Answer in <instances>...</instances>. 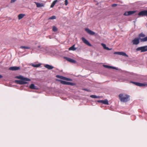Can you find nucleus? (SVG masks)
I'll list each match as a JSON object with an SVG mask.
<instances>
[{
	"instance_id": "f257e3e1",
	"label": "nucleus",
	"mask_w": 147,
	"mask_h": 147,
	"mask_svg": "<svg viewBox=\"0 0 147 147\" xmlns=\"http://www.w3.org/2000/svg\"><path fill=\"white\" fill-rule=\"evenodd\" d=\"M119 97L120 101L123 102H127L129 100V96L127 94H121Z\"/></svg>"
},
{
	"instance_id": "f03ea898",
	"label": "nucleus",
	"mask_w": 147,
	"mask_h": 147,
	"mask_svg": "<svg viewBox=\"0 0 147 147\" xmlns=\"http://www.w3.org/2000/svg\"><path fill=\"white\" fill-rule=\"evenodd\" d=\"M140 40L141 42H145L147 41V36L143 38H136L132 41V42L133 45H137L140 43L139 40Z\"/></svg>"
},
{
	"instance_id": "7ed1b4c3",
	"label": "nucleus",
	"mask_w": 147,
	"mask_h": 147,
	"mask_svg": "<svg viewBox=\"0 0 147 147\" xmlns=\"http://www.w3.org/2000/svg\"><path fill=\"white\" fill-rule=\"evenodd\" d=\"M136 50L137 51H140L141 52L146 51H147V46L138 47L136 49Z\"/></svg>"
},
{
	"instance_id": "20e7f679",
	"label": "nucleus",
	"mask_w": 147,
	"mask_h": 147,
	"mask_svg": "<svg viewBox=\"0 0 147 147\" xmlns=\"http://www.w3.org/2000/svg\"><path fill=\"white\" fill-rule=\"evenodd\" d=\"M138 15L142 16H147V10L142 11L138 13Z\"/></svg>"
},
{
	"instance_id": "39448f33",
	"label": "nucleus",
	"mask_w": 147,
	"mask_h": 147,
	"mask_svg": "<svg viewBox=\"0 0 147 147\" xmlns=\"http://www.w3.org/2000/svg\"><path fill=\"white\" fill-rule=\"evenodd\" d=\"M16 78L18 79L25 81H30L31 80L30 79L26 78H24L21 76H17Z\"/></svg>"
},
{
	"instance_id": "423d86ee",
	"label": "nucleus",
	"mask_w": 147,
	"mask_h": 147,
	"mask_svg": "<svg viewBox=\"0 0 147 147\" xmlns=\"http://www.w3.org/2000/svg\"><path fill=\"white\" fill-rule=\"evenodd\" d=\"M131 82L133 84H134L136 85L137 86H141V87L144 86L146 85V84H145L144 83H140L139 82H132V81Z\"/></svg>"
},
{
	"instance_id": "0eeeda50",
	"label": "nucleus",
	"mask_w": 147,
	"mask_h": 147,
	"mask_svg": "<svg viewBox=\"0 0 147 147\" xmlns=\"http://www.w3.org/2000/svg\"><path fill=\"white\" fill-rule=\"evenodd\" d=\"M26 81H24L23 80H16L15 81V83L20 84V85H22L26 84L27 83V82H26Z\"/></svg>"
},
{
	"instance_id": "6e6552de",
	"label": "nucleus",
	"mask_w": 147,
	"mask_h": 147,
	"mask_svg": "<svg viewBox=\"0 0 147 147\" xmlns=\"http://www.w3.org/2000/svg\"><path fill=\"white\" fill-rule=\"evenodd\" d=\"M64 58L66 59L67 61L71 63H76V61L71 59L67 57H64Z\"/></svg>"
},
{
	"instance_id": "1a4fd4ad",
	"label": "nucleus",
	"mask_w": 147,
	"mask_h": 147,
	"mask_svg": "<svg viewBox=\"0 0 147 147\" xmlns=\"http://www.w3.org/2000/svg\"><path fill=\"white\" fill-rule=\"evenodd\" d=\"M82 41L86 44L87 45L89 46H91L92 45L90 44V43L88 42V41L86 38H85L84 37H82Z\"/></svg>"
},
{
	"instance_id": "9d476101",
	"label": "nucleus",
	"mask_w": 147,
	"mask_h": 147,
	"mask_svg": "<svg viewBox=\"0 0 147 147\" xmlns=\"http://www.w3.org/2000/svg\"><path fill=\"white\" fill-rule=\"evenodd\" d=\"M85 30L88 34L90 35H93L95 34V32L90 30L88 28H85Z\"/></svg>"
},
{
	"instance_id": "9b49d317",
	"label": "nucleus",
	"mask_w": 147,
	"mask_h": 147,
	"mask_svg": "<svg viewBox=\"0 0 147 147\" xmlns=\"http://www.w3.org/2000/svg\"><path fill=\"white\" fill-rule=\"evenodd\" d=\"M135 12H136V11H126L124 13V15L125 16H129L134 13Z\"/></svg>"
},
{
	"instance_id": "f8f14e48",
	"label": "nucleus",
	"mask_w": 147,
	"mask_h": 147,
	"mask_svg": "<svg viewBox=\"0 0 147 147\" xmlns=\"http://www.w3.org/2000/svg\"><path fill=\"white\" fill-rule=\"evenodd\" d=\"M9 70L12 71L17 70L20 69V67L17 66H13L10 67L9 69Z\"/></svg>"
},
{
	"instance_id": "ddd939ff",
	"label": "nucleus",
	"mask_w": 147,
	"mask_h": 147,
	"mask_svg": "<svg viewBox=\"0 0 147 147\" xmlns=\"http://www.w3.org/2000/svg\"><path fill=\"white\" fill-rule=\"evenodd\" d=\"M98 102L99 103H102L105 105H109V102L107 99H105L104 100H99Z\"/></svg>"
},
{
	"instance_id": "4468645a",
	"label": "nucleus",
	"mask_w": 147,
	"mask_h": 147,
	"mask_svg": "<svg viewBox=\"0 0 147 147\" xmlns=\"http://www.w3.org/2000/svg\"><path fill=\"white\" fill-rule=\"evenodd\" d=\"M103 66L105 67L108 69H115L116 70H118V68L117 67H115L113 66H110L105 65H103Z\"/></svg>"
},
{
	"instance_id": "2eb2a0df",
	"label": "nucleus",
	"mask_w": 147,
	"mask_h": 147,
	"mask_svg": "<svg viewBox=\"0 0 147 147\" xmlns=\"http://www.w3.org/2000/svg\"><path fill=\"white\" fill-rule=\"evenodd\" d=\"M29 88L32 89L38 90V88L37 86H36L34 84H31L29 86Z\"/></svg>"
},
{
	"instance_id": "dca6fc26",
	"label": "nucleus",
	"mask_w": 147,
	"mask_h": 147,
	"mask_svg": "<svg viewBox=\"0 0 147 147\" xmlns=\"http://www.w3.org/2000/svg\"><path fill=\"white\" fill-rule=\"evenodd\" d=\"M44 66L49 69H52L54 68L53 66L48 64H46Z\"/></svg>"
},
{
	"instance_id": "f3484780",
	"label": "nucleus",
	"mask_w": 147,
	"mask_h": 147,
	"mask_svg": "<svg viewBox=\"0 0 147 147\" xmlns=\"http://www.w3.org/2000/svg\"><path fill=\"white\" fill-rule=\"evenodd\" d=\"M36 4V6L38 7H44V5L42 3H40L37 2H35Z\"/></svg>"
},
{
	"instance_id": "a211bd4d",
	"label": "nucleus",
	"mask_w": 147,
	"mask_h": 147,
	"mask_svg": "<svg viewBox=\"0 0 147 147\" xmlns=\"http://www.w3.org/2000/svg\"><path fill=\"white\" fill-rule=\"evenodd\" d=\"M31 65L33 67H38L41 65L40 64H31Z\"/></svg>"
},
{
	"instance_id": "6ab92c4d",
	"label": "nucleus",
	"mask_w": 147,
	"mask_h": 147,
	"mask_svg": "<svg viewBox=\"0 0 147 147\" xmlns=\"http://www.w3.org/2000/svg\"><path fill=\"white\" fill-rule=\"evenodd\" d=\"M58 1L57 0H55L53 1L51 5V7L53 8L54 6L55 5Z\"/></svg>"
},
{
	"instance_id": "aec40b11",
	"label": "nucleus",
	"mask_w": 147,
	"mask_h": 147,
	"mask_svg": "<svg viewBox=\"0 0 147 147\" xmlns=\"http://www.w3.org/2000/svg\"><path fill=\"white\" fill-rule=\"evenodd\" d=\"M76 48H75V45H73L72 46L70 47L69 49V50H72V51H75L76 49Z\"/></svg>"
},
{
	"instance_id": "412c9836",
	"label": "nucleus",
	"mask_w": 147,
	"mask_h": 147,
	"mask_svg": "<svg viewBox=\"0 0 147 147\" xmlns=\"http://www.w3.org/2000/svg\"><path fill=\"white\" fill-rule=\"evenodd\" d=\"M25 15L23 14H20L18 16V18L19 20H20L23 18Z\"/></svg>"
},
{
	"instance_id": "4be33fe9",
	"label": "nucleus",
	"mask_w": 147,
	"mask_h": 147,
	"mask_svg": "<svg viewBox=\"0 0 147 147\" xmlns=\"http://www.w3.org/2000/svg\"><path fill=\"white\" fill-rule=\"evenodd\" d=\"M120 55H122V56H125L128 57V56L125 53L123 52H121Z\"/></svg>"
},
{
	"instance_id": "5701e85b",
	"label": "nucleus",
	"mask_w": 147,
	"mask_h": 147,
	"mask_svg": "<svg viewBox=\"0 0 147 147\" xmlns=\"http://www.w3.org/2000/svg\"><path fill=\"white\" fill-rule=\"evenodd\" d=\"M68 82H66L63 80H61V84H64V85H68Z\"/></svg>"
},
{
	"instance_id": "b1692460",
	"label": "nucleus",
	"mask_w": 147,
	"mask_h": 147,
	"mask_svg": "<svg viewBox=\"0 0 147 147\" xmlns=\"http://www.w3.org/2000/svg\"><path fill=\"white\" fill-rule=\"evenodd\" d=\"M20 48L22 49H29L30 48L29 47L25 46H21L20 47Z\"/></svg>"
},
{
	"instance_id": "393cba45",
	"label": "nucleus",
	"mask_w": 147,
	"mask_h": 147,
	"mask_svg": "<svg viewBox=\"0 0 147 147\" xmlns=\"http://www.w3.org/2000/svg\"><path fill=\"white\" fill-rule=\"evenodd\" d=\"M52 30L53 32H56L58 30V29L55 26H53V27Z\"/></svg>"
},
{
	"instance_id": "a878e982",
	"label": "nucleus",
	"mask_w": 147,
	"mask_h": 147,
	"mask_svg": "<svg viewBox=\"0 0 147 147\" xmlns=\"http://www.w3.org/2000/svg\"><path fill=\"white\" fill-rule=\"evenodd\" d=\"M90 97L92 98H99V96H97L96 95H90Z\"/></svg>"
},
{
	"instance_id": "bb28decb",
	"label": "nucleus",
	"mask_w": 147,
	"mask_h": 147,
	"mask_svg": "<svg viewBox=\"0 0 147 147\" xmlns=\"http://www.w3.org/2000/svg\"><path fill=\"white\" fill-rule=\"evenodd\" d=\"M145 35L143 33H141L139 34V36L140 38V37H144L145 36Z\"/></svg>"
},
{
	"instance_id": "cd10ccee",
	"label": "nucleus",
	"mask_w": 147,
	"mask_h": 147,
	"mask_svg": "<svg viewBox=\"0 0 147 147\" xmlns=\"http://www.w3.org/2000/svg\"><path fill=\"white\" fill-rule=\"evenodd\" d=\"M56 19V17L55 16H52L51 17H50L49 18V20H53V19Z\"/></svg>"
},
{
	"instance_id": "c85d7f7f",
	"label": "nucleus",
	"mask_w": 147,
	"mask_h": 147,
	"mask_svg": "<svg viewBox=\"0 0 147 147\" xmlns=\"http://www.w3.org/2000/svg\"><path fill=\"white\" fill-rule=\"evenodd\" d=\"M75 85V84L74 83L71 82H68V85L74 86Z\"/></svg>"
},
{
	"instance_id": "c756f323",
	"label": "nucleus",
	"mask_w": 147,
	"mask_h": 147,
	"mask_svg": "<svg viewBox=\"0 0 147 147\" xmlns=\"http://www.w3.org/2000/svg\"><path fill=\"white\" fill-rule=\"evenodd\" d=\"M102 46L103 47L104 49H105L107 47L106 46V45L104 43L101 44Z\"/></svg>"
},
{
	"instance_id": "7c9ffc66",
	"label": "nucleus",
	"mask_w": 147,
	"mask_h": 147,
	"mask_svg": "<svg viewBox=\"0 0 147 147\" xmlns=\"http://www.w3.org/2000/svg\"><path fill=\"white\" fill-rule=\"evenodd\" d=\"M120 52H115L114 53V54H117L120 55Z\"/></svg>"
},
{
	"instance_id": "2f4dec72",
	"label": "nucleus",
	"mask_w": 147,
	"mask_h": 147,
	"mask_svg": "<svg viewBox=\"0 0 147 147\" xmlns=\"http://www.w3.org/2000/svg\"><path fill=\"white\" fill-rule=\"evenodd\" d=\"M56 77L57 78H60V79H62V78L63 77V76H59V75H57L56 76Z\"/></svg>"
},
{
	"instance_id": "473e14b6",
	"label": "nucleus",
	"mask_w": 147,
	"mask_h": 147,
	"mask_svg": "<svg viewBox=\"0 0 147 147\" xmlns=\"http://www.w3.org/2000/svg\"><path fill=\"white\" fill-rule=\"evenodd\" d=\"M65 5H67L68 4L67 0H65Z\"/></svg>"
},
{
	"instance_id": "72a5a7b5",
	"label": "nucleus",
	"mask_w": 147,
	"mask_h": 147,
	"mask_svg": "<svg viewBox=\"0 0 147 147\" xmlns=\"http://www.w3.org/2000/svg\"><path fill=\"white\" fill-rule=\"evenodd\" d=\"M117 5V4H114L112 5V6L113 7H115Z\"/></svg>"
},
{
	"instance_id": "f704fd0d",
	"label": "nucleus",
	"mask_w": 147,
	"mask_h": 147,
	"mask_svg": "<svg viewBox=\"0 0 147 147\" xmlns=\"http://www.w3.org/2000/svg\"><path fill=\"white\" fill-rule=\"evenodd\" d=\"M17 0H11L10 3H13L15 2Z\"/></svg>"
},
{
	"instance_id": "c9c22d12",
	"label": "nucleus",
	"mask_w": 147,
	"mask_h": 147,
	"mask_svg": "<svg viewBox=\"0 0 147 147\" xmlns=\"http://www.w3.org/2000/svg\"><path fill=\"white\" fill-rule=\"evenodd\" d=\"M111 49H110L107 47L106 49H105L107 50H111Z\"/></svg>"
},
{
	"instance_id": "e433bc0d",
	"label": "nucleus",
	"mask_w": 147,
	"mask_h": 147,
	"mask_svg": "<svg viewBox=\"0 0 147 147\" xmlns=\"http://www.w3.org/2000/svg\"><path fill=\"white\" fill-rule=\"evenodd\" d=\"M66 80H67V81H70V80H71L69 78H66Z\"/></svg>"
},
{
	"instance_id": "4c0bfd02",
	"label": "nucleus",
	"mask_w": 147,
	"mask_h": 147,
	"mask_svg": "<svg viewBox=\"0 0 147 147\" xmlns=\"http://www.w3.org/2000/svg\"><path fill=\"white\" fill-rule=\"evenodd\" d=\"M47 38H49L50 39H51L52 38L51 36H47Z\"/></svg>"
},
{
	"instance_id": "58836bf2",
	"label": "nucleus",
	"mask_w": 147,
	"mask_h": 147,
	"mask_svg": "<svg viewBox=\"0 0 147 147\" xmlns=\"http://www.w3.org/2000/svg\"><path fill=\"white\" fill-rule=\"evenodd\" d=\"M66 78H65V77H64L63 76V77L62 79L66 80Z\"/></svg>"
},
{
	"instance_id": "ea45409f",
	"label": "nucleus",
	"mask_w": 147,
	"mask_h": 147,
	"mask_svg": "<svg viewBox=\"0 0 147 147\" xmlns=\"http://www.w3.org/2000/svg\"><path fill=\"white\" fill-rule=\"evenodd\" d=\"M84 90H86V91H88V89H84Z\"/></svg>"
},
{
	"instance_id": "a19ab883",
	"label": "nucleus",
	"mask_w": 147,
	"mask_h": 147,
	"mask_svg": "<svg viewBox=\"0 0 147 147\" xmlns=\"http://www.w3.org/2000/svg\"><path fill=\"white\" fill-rule=\"evenodd\" d=\"M2 77L3 76L2 75H0V78H2Z\"/></svg>"
},
{
	"instance_id": "79ce46f5",
	"label": "nucleus",
	"mask_w": 147,
	"mask_h": 147,
	"mask_svg": "<svg viewBox=\"0 0 147 147\" xmlns=\"http://www.w3.org/2000/svg\"><path fill=\"white\" fill-rule=\"evenodd\" d=\"M38 48H39L41 49V48H40V46H38Z\"/></svg>"
}]
</instances>
